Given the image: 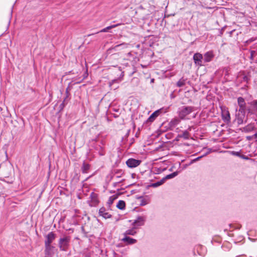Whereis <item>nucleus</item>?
Instances as JSON below:
<instances>
[{"mask_svg":"<svg viewBox=\"0 0 257 257\" xmlns=\"http://www.w3.org/2000/svg\"><path fill=\"white\" fill-rule=\"evenodd\" d=\"M89 144L90 147L97 151L100 156L104 155L103 152V146H104L105 142L103 137L100 134L90 141Z\"/></svg>","mask_w":257,"mask_h":257,"instance_id":"1","label":"nucleus"},{"mask_svg":"<svg viewBox=\"0 0 257 257\" xmlns=\"http://www.w3.org/2000/svg\"><path fill=\"white\" fill-rule=\"evenodd\" d=\"M194 110V107L191 106H183L178 110V116L181 119H184L185 117Z\"/></svg>","mask_w":257,"mask_h":257,"instance_id":"2","label":"nucleus"},{"mask_svg":"<svg viewBox=\"0 0 257 257\" xmlns=\"http://www.w3.org/2000/svg\"><path fill=\"white\" fill-rule=\"evenodd\" d=\"M193 60L194 62V63L196 65L201 66H204L205 64L204 62V58L203 57V55L199 53H196L194 54L193 56Z\"/></svg>","mask_w":257,"mask_h":257,"instance_id":"3","label":"nucleus"},{"mask_svg":"<svg viewBox=\"0 0 257 257\" xmlns=\"http://www.w3.org/2000/svg\"><path fill=\"white\" fill-rule=\"evenodd\" d=\"M59 246L61 250H66L69 245V239L67 237L60 238L59 240Z\"/></svg>","mask_w":257,"mask_h":257,"instance_id":"4","label":"nucleus"},{"mask_svg":"<svg viewBox=\"0 0 257 257\" xmlns=\"http://www.w3.org/2000/svg\"><path fill=\"white\" fill-rule=\"evenodd\" d=\"M141 163V160L134 158H130L126 161L127 166L130 168H136L139 166Z\"/></svg>","mask_w":257,"mask_h":257,"instance_id":"5","label":"nucleus"},{"mask_svg":"<svg viewBox=\"0 0 257 257\" xmlns=\"http://www.w3.org/2000/svg\"><path fill=\"white\" fill-rule=\"evenodd\" d=\"M146 220V217L143 216H138L137 219L134 220L133 223V225L134 226V228H137L139 226H141L144 225L145 222Z\"/></svg>","mask_w":257,"mask_h":257,"instance_id":"6","label":"nucleus"},{"mask_svg":"<svg viewBox=\"0 0 257 257\" xmlns=\"http://www.w3.org/2000/svg\"><path fill=\"white\" fill-rule=\"evenodd\" d=\"M245 113L236 112L235 119L238 124L240 125L247 122V117H245Z\"/></svg>","mask_w":257,"mask_h":257,"instance_id":"7","label":"nucleus"},{"mask_svg":"<svg viewBox=\"0 0 257 257\" xmlns=\"http://www.w3.org/2000/svg\"><path fill=\"white\" fill-rule=\"evenodd\" d=\"M56 237V234L53 232L51 231L49 232L46 237L45 240V246H49V244H51L53 241Z\"/></svg>","mask_w":257,"mask_h":257,"instance_id":"8","label":"nucleus"},{"mask_svg":"<svg viewBox=\"0 0 257 257\" xmlns=\"http://www.w3.org/2000/svg\"><path fill=\"white\" fill-rule=\"evenodd\" d=\"M222 118L224 122L228 123L230 122V116L228 110L226 109H222Z\"/></svg>","mask_w":257,"mask_h":257,"instance_id":"9","label":"nucleus"},{"mask_svg":"<svg viewBox=\"0 0 257 257\" xmlns=\"http://www.w3.org/2000/svg\"><path fill=\"white\" fill-rule=\"evenodd\" d=\"M214 55L212 51H208L205 53L204 55V62L205 63L210 62L213 58Z\"/></svg>","mask_w":257,"mask_h":257,"instance_id":"10","label":"nucleus"},{"mask_svg":"<svg viewBox=\"0 0 257 257\" xmlns=\"http://www.w3.org/2000/svg\"><path fill=\"white\" fill-rule=\"evenodd\" d=\"M91 198V206H95L98 203V199L97 198V194L93 192H91L90 195Z\"/></svg>","mask_w":257,"mask_h":257,"instance_id":"11","label":"nucleus"},{"mask_svg":"<svg viewBox=\"0 0 257 257\" xmlns=\"http://www.w3.org/2000/svg\"><path fill=\"white\" fill-rule=\"evenodd\" d=\"M99 214L100 216H102L105 219L110 218L111 217V215L109 213L106 212L105 208L103 207L100 208L99 210Z\"/></svg>","mask_w":257,"mask_h":257,"instance_id":"12","label":"nucleus"},{"mask_svg":"<svg viewBox=\"0 0 257 257\" xmlns=\"http://www.w3.org/2000/svg\"><path fill=\"white\" fill-rule=\"evenodd\" d=\"M161 110L159 109L155 112H154L148 118L147 122H153L155 120V119L156 118V117L159 115V114L161 113Z\"/></svg>","mask_w":257,"mask_h":257,"instance_id":"13","label":"nucleus"},{"mask_svg":"<svg viewBox=\"0 0 257 257\" xmlns=\"http://www.w3.org/2000/svg\"><path fill=\"white\" fill-rule=\"evenodd\" d=\"M122 241L128 244H133L137 242V240L129 236H125L122 239Z\"/></svg>","mask_w":257,"mask_h":257,"instance_id":"14","label":"nucleus"},{"mask_svg":"<svg viewBox=\"0 0 257 257\" xmlns=\"http://www.w3.org/2000/svg\"><path fill=\"white\" fill-rule=\"evenodd\" d=\"M255 126L254 123H250L243 127L242 130L244 132L248 133L253 131L254 129H255Z\"/></svg>","mask_w":257,"mask_h":257,"instance_id":"15","label":"nucleus"},{"mask_svg":"<svg viewBox=\"0 0 257 257\" xmlns=\"http://www.w3.org/2000/svg\"><path fill=\"white\" fill-rule=\"evenodd\" d=\"M187 79L182 77L176 83V86L178 87H182L185 85Z\"/></svg>","mask_w":257,"mask_h":257,"instance_id":"16","label":"nucleus"},{"mask_svg":"<svg viewBox=\"0 0 257 257\" xmlns=\"http://www.w3.org/2000/svg\"><path fill=\"white\" fill-rule=\"evenodd\" d=\"M116 207L120 210L124 209L125 207V202L123 200H119L116 205Z\"/></svg>","mask_w":257,"mask_h":257,"instance_id":"17","label":"nucleus"},{"mask_svg":"<svg viewBox=\"0 0 257 257\" xmlns=\"http://www.w3.org/2000/svg\"><path fill=\"white\" fill-rule=\"evenodd\" d=\"M178 174V172L176 171V172H173V173H171L170 174L166 175L163 178H164L165 181H166V180L174 178L175 177L177 176Z\"/></svg>","mask_w":257,"mask_h":257,"instance_id":"18","label":"nucleus"},{"mask_svg":"<svg viewBox=\"0 0 257 257\" xmlns=\"http://www.w3.org/2000/svg\"><path fill=\"white\" fill-rule=\"evenodd\" d=\"M165 181L164 178H163L160 181H158L154 183H152L151 185V187H157L165 183Z\"/></svg>","mask_w":257,"mask_h":257,"instance_id":"19","label":"nucleus"},{"mask_svg":"<svg viewBox=\"0 0 257 257\" xmlns=\"http://www.w3.org/2000/svg\"><path fill=\"white\" fill-rule=\"evenodd\" d=\"M136 228H134V226L133 227V228L131 229L127 230L124 233L125 236H126V235H134L137 232L135 231Z\"/></svg>","mask_w":257,"mask_h":257,"instance_id":"20","label":"nucleus"},{"mask_svg":"<svg viewBox=\"0 0 257 257\" xmlns=\"http://www.w3.org/2000/svg\"><path fill=\"white\" fill-rule=\"evenodd\" d=\"M90 165L88 164H86L84 162L83 164L82 168V172L83 173H87L88 172L89 170L90 169Z\"/></svg>","mask_w":257,"mask_h":257,"instance_id":"21","label":"nucleus"},{"mask_svg":"<svg viewBox=\"0 0 257 257\" xmlns=\"http://www.w3.org/2000/svg\"><path fill=\"white\" fill-rule=\"evenodd\" d=\"M119 24L112 25L109 26H108L103 29H102L100 32H107L108 31L112 28H115L118 26Z\"/></svg>","mask_w":257,"mask_h":257,"instance_id":"22","label":"nucleus"},{"mask_svg":"<svg viewBox=\"0 0 257 257\" xmlns=\"http://www.w3.org/2000/svg\"><path fill=\"white\" fill-rule=\"evenodd\" d=\"M237 102L239 107H242L246 105L244 99L242 97H239L238 98Z\"/></svg>","mask_w":257,"mask_h":257,"instance_id":"23","label":"nucleus"},{"mask_svg":"<svg viewBox=\"0 0 257 257\" xmlns=\"http://www.w3.org/2000/svg\"><path fill=\"white\" fill-rule=\"evenodd\" d=\"M178 137L183 138L186 140L188 139L189 138V133L187 131H184L182 134L179 135Z\"/></svg>","mask_w":257,"mask_h":257,"instance_id":"24","label":"nucleus"},{"mask_svg":"<svg viewBox=\"0 0 257 257\" xmlns=\"http://www.w3.org/2000/svg\"><path fill=\"white\" fill-rule=\"evenodd\" d=\"M113 173L117 175V178H119L124 174V172L121 169H114L113 170Z\"/></svg>","mask_w":257,"mask_h":257,"instance_id":"25","label":"nucleus"},{"mask_svg":"<svg viewBox=\"0 0 257 257\" xmlns=\"http://www.w3.org/2000/svg\"><path fill=\"white\" fill-rule=\"evenodd\" d=\"M117 197L115 195H112L109 197L108 201L107 202L108 206L110 207V205L113 203L114 200L116 199Z\"/></svg>","mask_w":257,"mask_h":257,"instance_id":"26","label":"nucleus"},{"mask_svg":"<svg viewBox=\"0 0 257 257\" xmlns=\"http://www.w3.org/2000/svg\"><path fill=\"white\" fill-rule=\"evenodd\" d=\"M66 92V96L64 98V99L63 101L62 102V103L59 106V108H60V110H62V109H63V108L64 107V106L65 105V101H66V99H67V97H68V88H67Z\"/></svg>","mask_w":257,"mask_h":257,"instance_id":"27","label":"nucleus"},{"mask_svg":"<svg viewBox=\"0 0 257 257\" xmlns=\"http://www.w3.org/2000/svg\"><path fill=\"white\" fill-rule=\"evenodd\" d=\"M210 153V151H208L207 152V153H206L204 155L201 156H200V157H198L193 160H192L190 162V163H189V165H191L194 163H195V162L199 160L201 158H202L204 156H206L207 154H208L209 153Z\"/></svg>","mask_w":257,"mask_h":257,"instance_id":"28","label":"nucleus"},{"mask_svg":"<svg viewBox=\"0 0 257 257\" xmlns=\"http://www.w3.org/2000/svg\"><path fill=\"white\" fill-rule=\"evenodd\" d=\"M72 221L73 224H79V219L76 216L74 215Z\"/></svg>","mask_w":257,"mask_h":257,"instance_id":"29","label":"nucleus"},{"mask_svg":"<svg viewBox=\"0 0 257 257\" xmlns=\"http://www.w3.org/2000/svg\"><path fill=\"white\" fill-rule=\"evenodd\" d=\"M245 109L246 105L242 107H239V109L238 110H236V112L245 113Z\"/></svg>","mask_w":257,"mask_h":257,"instance_id":"30","label":"nucleus"},{"mask_svg":"<svg viewBox=\"0 0 257 257\" xmlns=\"http://www.w3.org/2000/svg\"><path fill=\"white\" fill-rule=\"evenodd\" d=\"M79 177L80 175H78V174H76L72 179V182L74 183H77L79 180Z\"/></svg>","mask_w":257,"mask_h":257,"instance_id":"31","label":"nucleus"},{"mask_svg":"<svg viewBox=\"0 0 257 257\" xmlns=\"http://www.w3.org/2000/svg\"><path fill=\"white\" fill-rule=\"evenodd\" d=\"M53 248V246L49 244V246H45V252L46 254H49L50 251L51 250V249Z\"/></svg>","mask_w":257,"mask_h":257,"instance_id":"32","label":"nucleus"},{"mask_svg":"<svg viewBox=\"0 0 257 257\" xmlns=\"http://www.w3.org/2000/svg\"><path fill=\"white\" fill-rule=\"evenodd\" d=\"M148 203V201L146 199L143 198V199H142V200H141V203H140V205L141 206H143L146 205Z\"/></svg>","mask_w":257,"mask_h":257,"instance_id":"33","label":"nucleus"},{"mask_svg":"<svg viewBox=\"0 0 257 257\" xmlns=\"http://www.w3.org/2000/svg\"><path fill=\"white\" fill-rule=\"evenodd\" d=\"M255 54V51L254 50H252L250 51V59L251 60H253L254 54Z\"/></svg>","mask_w":257,"mask_h":257,"instance_id":"34","label":"nucleus"},{"mask_svg":"<svg viewBox=\"0 0 257 257\" xmlns=\"http://www.w3.org/2000/svg\"><path fill=\"white\" fill-rule=\"evenodd\" d=\"M249 80V78L247 75H244L242 77V81L248 83Z\"/></svg>","mask_w":257,"mask_h":257,"instance_id":"35","label":"nucleus"},{"mask_svg":"<svg viewBox=\"0 0 257 257\" xmlns=\"http://www.w3.org/2000/svg\"><path fill=\"white\" fill-rule=\"evenodd\" d=\"M88 70L87 68L86 69L85 72H84V73L83 75V79H85L88 77Z\"/></svg>","mask_w":257,"mask_h":257,"instance_id":"36","label":"nucleus"},{"mask_svg":"<svg viewBox=\"0 0 257 257\" xmlns=\"http://www.w3.org/2000/svg\"><path fill=\"white\" fill-rule=\"evenodd\" d=\"M231 153L232 155L239 157L240 155V153L239 152L232 151Z\"/></svg>","mask_w":257,"mask_h":257,"instance_id":"37","label":"nucleus"},{"mask_svg":"<svg viewBox=\"0 0 257 257\" xmlns=\"http://www.w3.org/2000/svg\"><path fill=\"white\" fill-rule=\"evenodd\" d=\"M239 157L246 160H248L249 159V158L247 156H245L244 155L240 154Z\"/></svg>","mask_w":257,"mask_h":257,"instance_id":"38","label":"nucleus"},{"mask_svg":"<svg viewBox=\"0 0 257 257\" xmlns=\"http://www.w3.org/2000/svg\"><path fill=\"white\" fill-rule=\"evenodd\" d=\"M171 122L173 125H177V124L178 123L179 121H178V120H177V119H174V120H172V121H171Z\"/></svg>","mask_w":257,"mask_h":257,"instance_id":"39","label":"nucleus"},{"mask_svg":"<svg viewBox=\"0 0 257 257\" xmlns=\"http://www.w3.org/2000/svg\"><path fill=\"white\" fill-rule=\"evenodd\" d=\"M82 192H83V193H84V191H88V189H87V187H85L84 185L83 186V187H82Z\"/></svg>","mask_w":257,"mask_h":257,"instance_id":"40","label":"nucleus"},{"mask_svg":"<svg viewBox=\"0 0 257 257\" xmlns=\"http://www.w3.org/2000/svg\"><path fill=\"white\" fill-rule=\"evenodd\" d=\"M117 82V80L114 79L109 82V86H111L114 82Z\"/></svg>","mask_w":257,"mask_h":257,"instance_id":"41","label":"nucleus"},{"mask_svg":"<svg viewBox=\"0 0 257 257\" xmlns=\"http://www.w3.org/2000/svg\"><path fill=\"white\" fill-rule=\"evenodd\" d=\"M136 198L137 199H140L141 200H142V199H143V196H137Z\"/></svg>","mask_w":257,"mask_h":257,"instance_id":"42","label":"nucleus"},{"mask_svg":"<svg viewBox=\"0 0 257 257\" xmlns=\"http://www.w3.org/2000/svg\"><path fill=\"white\" fill-rule=\"evenodd\" d=\"M77 196L79 199H80V193H78L77 194Z\"/></svg>","mask_w":257,"mask_h":257,"instance_id":"43","label":"nucleus"},{"mask_svg":"<svg viewBox=\"0 0 257 257\" xmlns=\"http://www.w3.org/2000/svg\"><path fill=\"white\" fill-rule=\"evenodd\" d=\"M81 231L84 232V227H81Z\"/></svg>","mask_w":257,"mask_h":257,"instance_id":"44","label":"nucleus"},{"mask_svg":"<svg viewBox=\"0 0 257 257\" xmlns=\"http://www.w3.org/2000/svg\"><path fill=\"white\" fill-rule=\"evenodd\" d=\"M122 44H120V45H116L115 47H119V46L121 45Z\"/></svg>","mask_w":257,"mask_h":257,"instance_id":"45","label":"nucleus"},{"mask_svg":"<svg viewBox=\"0 0 257 257\" xmlns=\"http://www.w3.org/2000/svg\"><path fill=\"white\" fill-rule=\"evenodd\" d=\"M151 81H152V82H153V81H154V79H152L151 80Z\"/></svg>","mask_w":257,"mask_h":257,"instance_id":"46","label":"nucleus"},{"mask_svg":"<svg viewBox=\"0 0 257 257\" xmlns=\"http://www.w3.org/2000/svg\"><path fill=\"white\" fill-rule=\"evenodd\" d=\"M117 183H114V186H115V185H116V184Z\"/></svg>","mask_w":257,"mask_h":257,"instance_id":"47","label":"nucleus"},{"mask_svg":"<svg viewBox=\"0 0 257 257\" xmlns=\"http://www.w3.org/2000/svg\"><path fill=\"white\" fill-rule=\"evenodd\" d=\"M249 41L251 42V41H252V40H248Z\"/></svg>","mask_w":257,"mask_h":257,"instance_id":"48","label":"nucleus"},{"mask_svg":"<svg viewBox=\"0 0 257 257\" xmlns=\"http://www.w3.org/2000/svg\"><path fill=\"white\" fill-rule=\"evenodd\" d=\"M85 236H86V233L84 232Z\"/></svg>","mask_w":257,"mask_h":257,"instance_id":"49","label":"nucleus"}]
</instances>
